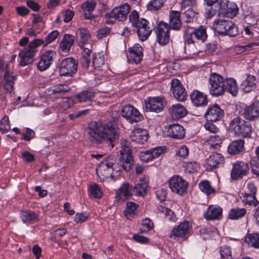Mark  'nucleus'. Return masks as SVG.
I'll list each match as a JSON object with an SVG mask.
<instances>
[{
  "label": "nucleus",
  "mask_w": 259,
  "mask_h": 259,
  "mask_svg": "<svg viewBox=\"0 0 259 259\" xmlns=\"http://www.w3.org/2000/svg\"><path fill=\"white\" fill-rule=\"evenodd\" d=\"M88 140L93 144H100L104 142L113 147L114 141L118 138L117 130L113 121L106 123L93 121L91 122L87 129Z\"/></svg>",
  "instance_id": "1"
},
{
  "label": "nucleus",
  "mask_w": 259,
  "mask_h": 259,
  "mask_svg": "<svg viewBox=\"0 0 259 259\" xmlns=\"http://www.w3.org/2000/svg\"><path fill=\"white\" fill-rule=\"evenodd\" d=\"M230 3L222 1L218 4L219 18L214 22V30L220 34L236 36L238 32L237 27L229 19L235 16L237 12V8L229 7Z\"/></svg>",
  "instance_id": "2"
},
{
  "label": "nucleus",
  "mask_w": 259,
  "mask_h": 259,
  "mask_svg": "<svg viewBox=\"0 0 259 259\" xmlns=\"http://www.w3.org/2000/svg\"><path fill=\"white\" fill-rule=\"evenodd\" d=\"M130 23L133 26L137 29V33L140 40H146L152 32V28L148 26L149 22L147 20L139 18V14L136 11H132L129 16Z\"/></svg>",
  "instance_id": "3"
},
{
  "label": "nucleus",
  "mask_w": 259,
  "mask_h": 259,
  "mask_svg": "<svg viewBox=\"0 0 259 259\" xmlns=\"http://www.w3.org/2000/svg\"><path fill=\"white\" fill-rule=\"evenodd\" d=\"M229 127L237 136L244 138L251 137L252 132L251 124L240 117L236 116L233 118L230 122Z\"/></svg>",
  "instance_id": "4"
},
{
  "label": "nucleus",
  "mask_w": 259,
  "mask_h": 259,
  "mask_svg": "<svg viewBox=\"0 0 259 259\" xmlns=\"http://www.w3.org/2000/svg\"><path fill=\"white\" fill-rule=\"evenodd\" d=\"M208 82L209 93L212 96L219 97L225 93L224 79L219 74L211 73Z\"/></svg>",
  "instance_id": "5"
},
{
  "label": "nucleus",
  "mask_w": 259,
  "mask_h": 259,
  "mask_svg": "<svg viewBox=\"0 0 259 259\" xmlns=\"http://www.w3.org/2000/svg\"><path fill=\"white\" fill-rule=\"evenodd\" d=\"M130 11V6L127 4L116 7L105 15L106 22L107 24H113L116 20L123 21L126 18Z\"/></svg>",
  "instance_id": "6"
},
{
  "label": "nucleus",
  "mask_w": 259,
  "mask_h": 259,
  "mask_svg": "<svg viewBox=\"0 0 259 259\" xmlns=\"http://www.w3.org/2000/svg\"><path fill=\"white\" fill-rule=\"evenodd\" d=\"M121 149L120 150L121 161L120 164H122L126 170L131 169L133 162L132 151L130 147V142L125 139L120 140Z\"/></svg>",
  "instance_id": "7"
},
{
  "label": "nucleus",
  "mask_w": 259,
  "mask_h": 259,
  "mask_svg": "<svg viewBox=\"0 0 259 259\" xmlns=\"http://www.w3.org/2000/svg\"><path fill=\"white\" fill-rule=\"evenodd\" d=\"M77 62L75 59L69 57L63 59L59 63L60 75L72 76L77 71Z\"/></svg>",
  "instance_id": "8"
},
{
  "label": "nucleus",
  "mask_w": 259,
  "mask_h": 259,
  "mask_svg": "<svg viewBox=\"0 0 259 259\" xmlns=\"http://www.w3.org/2000/svg\"><path fill=\"white\" fill-rule=\"evenodd\" d=\"M166 105V100L163 97H148L145 100V110L147 112H159Z\"/></svg>",
  "instance_id": "9"
},
{
  "label": "nucleus",
  "mask_w": 259,
  "mask_h": 259,
  "mask_svg": "<svg viewBox=\"0 0 259 259\" xmlns=\"http://www.w3.org/2000/svg\"><path fill=\"white\" fill-rule=\"evenodd\" d=\"M121 113V116L130 123L139 122L143 118L138 110L131 105H124L122 107Z\"/></svg>",
  "instance_id": "10"
},
{
  "label": "nucleus",
  "mask_w": 259,
  "mask_h": 259,
  "mask_svg": "<svg viewBox=\"0 0 259 259\" xmlns=\"http://www.w3.org/2000/svg\"><path fill=\"white\" fill-rule=\"evenodd\" d=\"M168 183L169 188L174 193L181 195L187 191V182L179 176H175L171 177L169 180Z\"/></svg>",
  "instance_id": "11"
},
{
  "label": "nucleus",
  "mask_w": 259,
  "mask_h": 259,
  "mask_svg": "<svg viewBox=\"0 0 259 259\" xmlns=\"http://www.w3.org/2000/svg\"><path fill=\"white\" fill-rule=\"evenodd\" d=\"M56 55V52L53 50L49 49L44 51L41 53L37 63L38 69L40 71H43L48 69L52 64Z\"/></svg>",
  "instance_id": "12"
},
{
  "label": "nucleus",
  "mask_w": 259,
  "mask_h": 259,
  "mask_svg": "<svg viewBox=\"0 0 259 259\" xmlns=\"http://www.w3.org/2000/svg\"><path fill=\"white\" fill-rule=\"evenodd\" d=\"M249 170L248 162L242 161H237L233 165L231 172V177L233 180H236L242 179L246 176Z\"/></svg>",
  "instance_id": "13"
},
{
  "label": "nucleus",
  "mask_w": 259,
  "mask_h": 259,
  "mask_svg": "<svg viewBox=\"0 0 259 259\" xmlns=\"http://www.w3.org/2000/svg\"><path fill=\"white\" fill-rule=\"evenodd\" d=\"M169 30L167 23L162 21L159 23L156 29V35L157 41L160 45H165L169 42Z\"/></svg>",
  "instance_id": "14"
},
{
  "label": "nucleus",
  "mask_w": 259,
  "mask_h": 259,
  "mask_svg": "<svg viewBox=\"0 0 259 259\" xmlns=\"http://www.w3.org/2000/svg\"><path fill=\"white\" fill-rule=\"evenodd\" d=\"M170 84V90L174 97L179 101H185L187 97V94L180 81L174 79Z\"/></svg>",
  "instance_id": "15"
},
{
  "label": "nucleus",
  "mask_w": 259,
  "mask_h": 259,
  "mask_svg": "<svg viewBox=\"0 0 259 259\" xmlns=\"http://www.w3.org/2000/svg\"><path fill=\"white\" fill-rule=\"evenodd\" d=\"M112 162H109L108 160L102 161L96 169V173L101 181H104L105 179L111 177L113 178L114 176L112 172Z\"/></svg>",
  "instance_id": "16"
},
{
  "label": "nucleus",
  "mask_w": 259,
  "mask_h": 259,
  "mask_svg": "<svg viewBox=\"0 0 259 259\" xmlns=\"http://www.w3.org/2000/svg\"><path fill=\"white\" fill-rule=\"evenodd\" d=\"M224 160L221 153H212L206 159L205 166L208 170L218 168L224 163Z\"/></svg>",
  "instance_id": "17"
},
{
  "label": "nucleus",
  "mask_w": 259,
  "mask_h": 259,
  "mask_svg": "<svg viewBox=\"0 0 259 259\" xmlns=\"http://www.w3.org/2000/svg\"><path fill=\"white\" fill-rule=\"evenodd\" d=\"M131 140L136 144H144L148 140L149 134L147 130L143 128H135L131 133Z\"/></svg>",
  "instance_id": "18"
},
{
  "label": "nucleus",
  "mask_w": 259,
  "mask_h": 259,
  "mask_svg": "<svg viewBox=\"0 0 259 259\" xmlns=\"http://www.w3.org/2000/svg\"><path fill=\"white\" fill-rule=\"evenodd\" d=\"M224 111L218 104L209 107L205 114V118L211 122L220 120L224 116Z\"/></svg>",
  "instance_id": "19"
},
{
  "label": "nucleus",
  "mask_w": 259,
  "mask_h": 259,
  "mask_svg": "<svg viewBox=\"0 0 259 259\" xmlns=\"http://www.w3.org/2000/svg\"><path fill=\"white\" fill-rule=\"evenodd\" d=\"M143 49L138 44L134 45L132 47L128 49L129 54L127 58L130 62L138 64L143 58Z\"/></svg>",
  "instance_id": "20"
},
{
  "label": "nucleus",
  "mask_w": 259,
  "mask_h": 259,
  "mask_svg": "<svg viewBox=\"0 0 259 259\" xmlns=\"http://www.w3.org/2000/svg\"><path fill=\"white\" fill-rule=\"evenodd\" d=\"M165 129L167 136L174 139H182L185 136V129L179 124H170Z\"/></svg>",
  "instance_id": "21"
},
{
  "label": "nucleus",
  "mask_w": 259,
  "mask_h": 259,
  "mask_svg": "<svg viewBox=\"0 0 259 259\" xmlns=\"http://www.w3.org/2000/svg\"><path fill=\"white\" fill-rule=\"evenodd\" d=\"M189 229V226L188 222H182L172 230L170 237L176 240L183 238L188 234Z\"/></svg>",
  "instance_id": "22"
},
{
  "label": "nucleus",
  "mask_w": 259,
  "mask_h": 259,
  "mask_svg": "<svg viewBox=\"0 0 259 259\" xmlns=\"http://www.w3.org/2000/svg\"><path fill=\"white\" fill-rule=\"evenodd\" d=\"M244 117L248 120H253L259 117V101L255 102L244 108Z\"/></svg>",
  "instance_id": "23"
},
{
  "label": "nucleus",
  "mask_w": 259,
  "mask_h": 259,
  "mask_svg": "<svg viewBox=\"0 0 259 259\" xmlns=\"http://www.w3.org/2000/svg\"><path fill=\"white\" fill-rule=\"evenodd\" d=\"M190 98L192 103L196 106H205L207 104L206 95L198 90L193 91L190 95Z\"/></svg>",
  "instance_id": "24"
},
{
  "label": "nucleus",
  "mask_w": 259,
  "mask_h": 259,
  "mask_svg": "<svg viewBox=\"0 0 259 259\" xmlns=\"http://www.w3.org/2000/svg\"><path fill=\"white\" fill-rule=\"evenodd\" d=\"M204 216L206 220H220L222 217V209L219 206L210 205Z\"/></svg>",
  "instance_id": "25"
},
{
  "label": "nucleus",
  "mask_w": 259,
  "mask_h": 259,
  "mask_svg": "<svg viewBox=\"0 0 259 259\" xmlns=\"http://www.w3.org/2000/svg\"><path fill=\"white\" fill-rule=\"evenodd\" d=\"M181 14L179 11H171L169 15V21L168 26L170 29L179 30L182 27L180 20Z\"/></svg>",
  "instance_id": "26"
},
{
  "label": "nucleus",
  "mask_w": 259,
  "mask_h": 259,
  "mask_svg": "<svg viewBox=\"0 0 259 259\" xmlns=\"http://www.w3.org/2000/svg\"><path fill=\"white\" fill-rule=\"evenodd\" d=\"M35 55V51H29L27 49H24L21 51L19 53V56L20 58V65L25 66L32 63Z\"/></svg>",
  "instance_id": "27"
},
{
  "label": "nucleus",
  "mask_w": 259,
  "mask_h": 259,
  "mask_svg": "<svg viewBox=\"0 0 259 259\" xmlns=\"http://www.w3.org/2000/svg\"><path fill=\"white\" fill-rule=\"evenodd\" d=\"M80 48L82 49L80 63L84 68L88 69L91 63L92 46L91 45H88V46Z\"/></svg>",
  "instance_id": "28"
},
{
  "label": "nucleus",
  "mask_w": 259,
  "mask_h": 259,
  "mask_svg": "<svg viewBox=\"0 0 259 259\" xmlns=\"http://www.w3.org/2000/svg\"><path fill=\"white\" fill-rule=\"evenodd\" d=\"M225 92H228L233 96L235 97L238 92V86L236 80L232 77L224 79Z\"/></svg>",
  "instance_id": "29"
},
{
  "label": "nucleus",
  "mask_w": 259,
  "mask_h": 259,
  "mask_svg": "<svg viewBox=\"0 0 259 259\" xmlns=\"http://www.w3.org/2000/svg\"><path fill=\"white\" fill-rule=\"evenodd\" d=\"M96 2L93 0L85 1L81 5L83 16L85 19H91L93 17L92 14L96 6Z\"/></svg>",
  "instance_id": "30"
},
{
  "label": "nucleus",
  "mask_w": 259,
  "mask_h": 259,
  "mask_svg": "<svg viewBox=\"0 0 259 259\" xmlns=\"http://www.w3.org/2000/svg\"><path fill=\"white\" fill-rule=\"evenodd\" d=\"M77 34L80 37L78 45L80 47L88 46V45H91V34L89 31L84 28H80L77 31Z\"/></svg>",
  "instance_id": "31"
},
{
  "label": "nucleus",
  "mask_w": 259,
  "mask_h": 259,
  "mask_svg": "<svg viewBox=\"0 0 259 259\" xmlns=\"http://www.w3.org/2000/svg\"><path fill=\"white\" fill-rule=\"evenodd\" d=\"M75 37L71 34H65L60 43V48L63 52H68L74 44Z\"/></svg>",
  "instance_id": "32"
},
{
  "label": "nucleus",
  "mask_w": 259,
  "mask_h": 259,
  "mask_svg": "<svg viewBox=\"0 0 259 259\" xmlns=\"http://www.w3.org/2000/svg\"><path fill=\"white\" fill-rule=\"evenodd\" d=\"M22 221L25 223H33L38 221V214L30 210H22L20 213Z\"/></svg>",
  "instance_id": "33"
},
{
  "label": "nucleus",
  "mask_w": 259,
  "mask_h": 259,
  "mask_svg": "<svg viewBox=\"0 0 259 259\" xmlns=\"http://www.w3.org/2000/svg\"><path fill=\"white\" fill-rule=\"evenodd\" d=\"M171 115L175 118H181L187 114V110L184 106L180 104L172 105L169 109Z\"/></svg>",
  "instance_id": "34"
},
{
  "label": "nucleus",
  "mask_w": 259,
  "mask_h": 259,
  "mask_svg": "<svg viewBox=\"0 0 259 259\" xmlns=\"http://www.w3.org/2000/svg\"><path fill=\"white\" fill-rule=\"evenodd\" d=\"M255 77L254 76L248 75L246 78L241 83L243 91L248 93L255 88Z\"/></svg>",
  "instance_id": "35"
},
{
  "label": "nucleus",
  "mask_w": 259,
  "mask_h": 259,
  "mask_svg": "<svg viewBox=\"0 0 259 259\" xmlns=\"http://www.w3.org/2000/svg\"><path fill=\"white\" fill-rule=\"evenodd\" d=\"M5 83L4 88L5 90L8 93H11L13 90V84L16 76L12 73L7 71L4 75Z\"/></svg>",
  "instance_id": "36"
},
{
  "label": "nucleus",
  "mask_w": 259,
  "mask_h": 259,
  "mask_svg": "<svg viewBox=\"0 0 259 259\" xmlns=\"http://www.w3.org/2000/svg\"><path fill=\"white\" fill-rule=\"evenodd\" d=\"M131 188L129 184L123 183L116 193V197L122 200L127 199L131 196Z\"/></svg>",
  "instance_id": "37"
},
{
  "label": "nucleus",
  "mask_w": 259,
  "mask_h": 259,
  "mask_svg": "<svg viewBox=\"0 0 259 259\" xmlns=\"http://www.w3.org/2000/svg\"><path fill=\"white\" fill-rule=\"evenodd\" d=\"M244 141L242 140L233 141L228 147V152L231 155H235L244 149Z\"/></svg>",
  "instance_id": "38"
},
{
  "label": "nucleus",
  "mask_w": 259,
  "mask_h": 259,
  "mask_svg": "<svg viewBox=\"0 0 259 259\" xmlns=\"http://www.w3.org/2000/svg\"><path fill=\"white\" fill-rule=\"evenodd\" d=\"M95 96V92L92 90H85L76 95L75 98L77 102H83L91 100Z\"/></svg>",
  "instance_id": "39"
},
{
  "label": "nucleus",
  "mask_w": 259,
  "mask_h": 259,
  "mask_svg": "<svg viewBox=\"0 0 259 259\" xmlns=\"http://www.w3.org/2000/svg\"><path fill=\"white\" fill-rule=\"evenodd\" d=\"M242 202L249 205H256L258 203V200L256 199L255 195L249 194L247 192L242 193L240 196Z\"/></svg>",
  "instance_id": "40"
},
{
  "label": "nucleus",
  "mask_w": 259,
  "mask_h": 259,
  "mask_svg": "<svg viewBox=\"0 0 259 259\" xmlns=\"http://www.w3.org/2000/svg\"><path fill=\"white\" fill-rule=\"evenodd\" d=\"M185 42L188 45H194L198 40L194 31V28L190 26H186V34L185 36Z\"/></svg>",
  "instance_id": "41"
},
{
  "label": "nucleus",
  "mask_w": 259,
  "mask_h": 259,
  "mask_svg": "<svg viewBox=\"0 0 259 259\" xmlns=\"http://www.w3.org/2000/svg\"><path fill=\"white\" fill-rule=\"evenodd\" d=\"M147 188V182L145 180H141L140 182L133 188V191L137 195L144 196L146 194Z\"/></svg>",
  "instance_id": "42"
},
{
  "label": "nucleus",
  "mask_w": 259,
  "mask_h": 259,
  "mask_svg": "<svg viewBox=\"0 0 259 259\" xmlns=\"http://www.w3.org/2000/svg\"><path fill=\"white\" fill-rule=\"evenodd\" d=\"M138 206V204L136 203L131 201L127 202L126 203V208L124 211L125 217L129 220L133 218Z\"/></svg>",
  "instance_id": "43"
},
{
  "label": "nucleus",
  "mask_w": 259,
  "mask_h": 259,
  "mask_svg": "<svg viewBox=\"0 0 259 259\" xmlns=\"http://www.w3.org/2000/svg\"><path fill=\"white\" fill-rule=\"evenodd\" d=\"M246 213L245 208L237 207L230 210L229 216L231 220H238L244 217Z\"/></svg>",
  "instance_id": "44"
},
{
  "label": "nucleus",
  "mask_w": 259,
  "mask_h": 259,
  "mask_svg": "<svg viewBox=\"0 0 259 259\" xmlns=\"http://www.w3.org/2000/svg\"><path fill=\"white\" fill-rule=\"evenodd\" d=\"M246 241L251 246L256 248H259V233H254L248 234Z\"/></svg>",
  "instance_id": "45"
},
{
  "label": "nucleus",
  "mask_w": 259,
  "mask_h": 259,
  "mask_svg": "<svg viewBox=\"0 0 259 259\" xmlns=\"http://www.w3.org/2000/svg\"><path fill=\"white\" fill-rule=\"evenodd\" d=\"M164 0H152L147 5L149 11L155 12L160 9L163 6Z\"/></svg>",
  "instance_id": "46"
},
{
  "label": "nucleus",
  "mask_w": 259,
  "mask_h": 259,
  "mask_svg": "<svg viewBox=\"0 0 259 259\" xmlns=\"http://www.w3.org/2000/svg\"><path fill=\"white\" fill-rule=\"evenodd\" d=\"M194 31L198 40L204 42L206 40L207 35L206 33V27L205 26H201L197 29L194 28Z\"/></svg>",
  "instance_id": "47"
},
{
  "label": "nucleus",
  "mask_w": 259,
  "mask_h": 259,
  "mask_svg": "<svg viewBox=\"0 0 259 259\" xmlns=\"http://www.w3.org/2000/svg\"><path fill=\"white\" fill-rule=\"evenodd\" d=\"M157 211L159 213H163L165 218L169 221H174V217H175L174 212L170 209L162 205L157 207Z\"/></svg>",
  "instance_id": "48"
},
{
  "label": "nucleus",
  "mask_w": 259,
  "mask_h": 259,
  "mask_svg": "<svg viewBox=\"0 0 259 259\" xmlns=\"http://www.w3.org/2000/svg\"><path fill=\"white\" fill-rule=\"evenodd\" d=\"M199 186L201 191L207 195L214 192V189L210 185V182L207 180L201 181L199 184Z\"/></svg>",
  "instance_id": "49"
},
{
  "label": "nucleus",
  "mask_w": 259,
  "mask_h": 259,
  "mask_svg": "<svg viewBox=\"0 0 259 259\" xmlns=\"http://www.w3.org/2000/svg\"><path fill=\"white\" fill-rule=\"evenodd\" d=\"M121 161V156L120 157L119 161L117 163H112V165H111V167L112 168V172L113 175H114V174H117L114 177H118L120 176V173L122 170H124L125 171H128L131 169L126 170L123 166L122 164H120V162Z\"/></svg>",
  "instance_id": "50"
},
{
  "label": "nucleus",
  "mask_w": 259,
  "mask_h": 259,
  "mask_svg": "<svg viewBox=\"0 0 259 259\" xmlns=\"http://www.w3.org/2000/svg\"><path fill=\"white\" fill-rule=\"evenodd\" d=\"M220 253L221 259H232V251L230 246L227 245L221 246Z\"/></svg>",
  "instance_id": "51"
},
{
  "label": "nucleus",
  "mask_w": 259,
  "mask_h": 259,
  "mask_svg": "<svg viewBox=\"0 0 259 259\" xmlns=\"http://www.w3.org/2000/svg\"><path fill=\"white\" fill-rule=\"evenodd\" d=\"M33 19L32 20V27L34 29H38L41 30L44 26V23L41 17L37 14H32Z\"/></svg>",
  "instance_id": "52"
},
{
  "label": "nucleus",
  "mask_w": 259,
  "mask_h": 259,
  "mask_svg": "<svg viewBox=\"0 0 259 259\" xmlns=\"http://www.w3.org/2000/svg\"><path fill=\"white\" fill-rule=\"evenodd\" d=\"M90 193L92 197L97 199H100L103 195L101 188L95 184L91 186Z\"/></svg>",
  "instance_id": "53"
},
{
  "label": "nucleus",
  "mask_w": 259,
  "mask_h": 259,
  "mask_svg": "<svg viewBox=\"0 0 259 259\" xmlns=\"http://www.w3.org/2000/svg\"><path fill=\"white\" fill-rule=\"evenodd\" d=\"M70 88L66 84H59L53 86L51 89V91L54 93H61L69 91Z\"/></svg>",
  "instance_id": "54"
},
{
  "label": "nucleus",
  "mask_w": 259,
  "mask_h": 259,
  "mask_svg": "<svg viewBox=\"0 0 259 259\" xmlns=\"http://www.w3.org/2000/svg\"><path fill=\"white\" fill-rule=\"evenodd\" d=\"M45 43L44 40L41 39H34L29 42L28 48L29 51H35V54L37 52V47Z\"/></svg>",
  "instance_id": "55"
},
{
  "label": "nucleus",
  "mask_w": 259,
  "mask_h": 259,
  "mask_svg": "<svg viewBox=\"0 0 259 259\" xmlns=\"http://www.w3.org/2000/svg\"><path fill=\"white\" fill-rule=\"evenodd\" d=\"M104 64V58L103 55L97 54L94 56L93 65L96 69H100Z\"/></svg>",
  "instance_id": "56"
},
{
  "label": "nucleus",
  "mask_w": 259,
  "mask_h": 259,
  "mask_svg": "<svg viewBox=\"0 0 259 259\" xmlns=\"http://www.w3.org/2000/svg\"><path fill=\"white\" fill-rule=\"evenodd\" d=\"M197 13L192 8H188L184 12V16L185 17V21L187 23L193 22L196 20V15Z\"/></svg>",
  "instance_id": "57"
},
{
  "label": "nucleus",
  "mask_w": 259,
  "mask_h": 259,
  "mask_svg": "<svg viewBox=\"0 0 259 259\" xmlns=\"http://www.w3.org/2000/svg\"><path fill=\"white\" fill-rule=\"evenodd\" d=\"M183 167L186 171L188 173H193L197 171L198 165L194 161H190L184 163Z\"/></svg>",
  "instance_id": "58"
},
{
  "label": "nucleus",
  "mask_w": 259,
  "mask_h": 259,
  "mask_svg": "<svg viewBox=\"0 0 259 259\" xmlns=\"http://www.w3.org/2000/svg\"><path fill=\"white\" fill-rule=\"evenodd\" d=\"M10 130L9 117L5 116L0 122V131L4 134Z\"/></svg>",
  "instance_id": "59"
},
{
  "label": "nucleus",
  "mask_w": 259,
  "mask_h": 259,
  "mask_svg": "<svg viewBox=\"0 0 259 259\" xmlns=\"http://www.w3.org/2000/svg\"><path fill=\"white\" fill-rule=\"evenodd\" d=\"M259 20L258 16L255 15L253 13H250L245 17V22L250 25H256Z\"/></svg>",
  "instance_id": "60"
},
{
  "label": "nucleus",
  "mask_w": 259,
  "mask_h": 259,
  "mask_svg": "<svg viewBox=\"0 0 259 259\" xmlns=\"http://www.w3.org/2000/svg\"><path fill=\"white\" fill-rule=\"evenodd\" d=\"M222 1H226L225 0H221L218 2L217 5L215 6L216 9H213L212 8H209L205 9V15L207 18L210 19L213 16H214L217 11L219 12V8L218 7V4Z\"/></svg>",
  "instance_id": "61"
},
{
  "label": "nucleus",
  "mask_w": 259,
  "mask_h": 259,
  "mask_svg": "<svg viewBox=\"0 0 259 259\" xmlns=\"http://www.w3.org/2000/svg\"><path fill=\"white\" fill-rule=\"evenodd\" d=\"M139 158L141 161L145 162H147L153 159L150 150L141 152Z\"/></svg>",
  "instance_id": "62"
},
{
  "label": "nucleus",
  "mask_w": 259,
  "mask_h": 259,
  "mask_svg": "<svg viewBox=\"0 0 259 259\" xmlns=\"http://www.w3.org/2000/svg\"><path fill=\"white\" fill-rule=\"evenodd\" d=\"M189 152V148L185 145H182L177 150L176 155L180 157L185 158L188 156Z\"/></svg>",
  "instance_id": "63"
},
{
  "label": "nucleus",
  "mask_w": 259,
  "mask_h": 259,
  "mask_svg": "<svg viewBox=\"0 0 259 259\" xmlns=\"http://www.w3.org/2000/svg\"><path fill=\"white\" fill-rule=\"evenodd\" d=\"M110 32V29L109 27H105L100 29L97 33V37L99 39L103 38L107 36Z\"/></svg>",
  "instance_id": "64"
}]
</instances>
